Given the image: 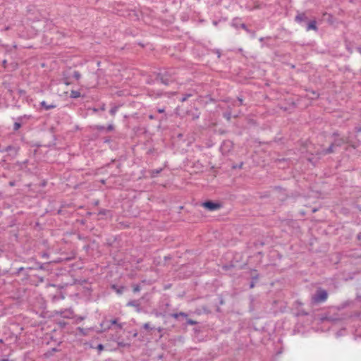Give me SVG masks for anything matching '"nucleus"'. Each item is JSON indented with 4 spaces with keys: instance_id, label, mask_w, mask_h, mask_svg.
I'll use <instances>...</instances> for the list:
<instances>
[{
    "instance_id": "f257e3e1",
    "label": "nucleus",
    "mask_w": 361,
    "mask_h": 361,
    "mask_svg": "<svg viewBox=\"0 0 361 361\" xmlns=\"http://www.w3.org/2000/svg\"><path fill=\"white\" fill-rule=\"evenodd\" d=\"M176 70L171 68L160 71L157 73V79L159 80L161 82L165 85H169L176 81Z\"/></svg>"
},
{
    "instance_id": "f03ea898",
    "label": "nucleus",
    "mask_w": 361,
    "mask_h": 361,
    "mask_svg": "<svg viewBox=\"0 0 361 361\" xmlns=\"http://www.w3.org/2000/svg\"><path fill=\"white\" fill-rule=\"evenodd\" d=\"M328 298V293L326 290L319 288L312 296L311 301L313 304H319L325 302Z\"/></svg>"
},
{
    "instance_id": "7ed1b4c3",
    "label": "nucleus",
    "mask_w": 361,
    "mask_h": 361,
    "mask_svg": "<svg viewBox=\"0 0 361 361\" xmlns=\"http://www.w3.org/2000/svg\"><path fill=\"white\" fill-rule=\"evenodd\" d=\"M112 325H115L116 327L118 329H122L123 327V324L118 323V319L115 318L114 319H111L109 321H104L100 324L102 327V331L104 332L109 330L111 328Z\"/></svg>"
},
{
    "instance_id": "20e7f679",
    "label": "nucleus",
    "mask_w": 361,
    "mask_h": 361,
    "mask_svg": "<svg viewBox=\"0 0 361 361\" xmlns=\"http://www.w3.org/2000/svg\"><path fill=\"white\" fill-rule=\"evenodd\" d=\"M231 26L235 27V29L240 27V28L243 29L244 30H245L247 33H250V34L255 33L254 32H252L250 29H248V27H247V25L245 23H241V19L238 17L234 18L232 20Z\"/></svg>"
},
{
    "instance_id": "39448f33",
    "label": "nucleus",
    "mask_w": 361,
    "mask_h": 361,
    "mask_svg": "<svg viewBox=\"0 0 361 361\" xmlns=\"http://www.w3.org/2000/svg\"><path fill=\"white\" fill-rule=\"evenodd\" d=\"M202 206L209 211H215L221 207V204L212 201H206L202 203Z\"/></svg>"
},
{
    "instance_id": "423d86ee",
    "label": "nucleus",
    "mask_w": 361,
    "mask_h": 361,
    "mask_svg": "<svg viewBox=\"0 0 361 361\" xmlns=\"http://www.w3.org/2000/svg\"><path fill=\"white\" fill-rule=\"evenodd\" d=\"M126 306L135 307L137 312H140L142 310L141 304L139 300H130L126 304Z\"/></svg>"
},
{
    "instance_id": "0eeeda50",
    "label": "nucleus",
    "mask_w": 361,
    "mask_h": 361,
    "mask_svg": "<svg viewBox=\"0 0 361 361\" xmlns=\"http://www.w3.org/2000/svg\"><path fill=\"white\" fill-rule=\"evenodd\" d=\"M56 313L58 314H59L60 316H61L64 318H67V319L71 318L73 316V310H71L70 309L61 310L59 312H57Z\"/></svg>"
},
{
    "instance_id": "6e6552de",
    "label": "nucleus",
    "mask_w": 361,
    "mask_h": 361,
    "mask_svg": "<svg viewBox=\"0 0 361 361\" xmlns=\"http://www.w3.org/2000/svg\"><path fill=\"white\" fill-rule=\"evenodd\" d=\"M295 20L298 23H307L308 18L305 13H300L295 16Z\"/></svg>"
},
{
    "instance_id": "1a4fd4ad",
    "label": "nucleus",
    "mask_w": 361,
    "mask_h": 361,
    "mask_svg": "<svg viewBox=\"0 0 361 361\" xmlns=\"http://www.w3.org/2000/svg\"><path fill=\"white\" fill-rule=\"evenodd\" d=\"M311 30H314V31H317V30H318V28L317 27V22L315 20H312L309 22L307 21V23L306 30L310 31Z\"/></svg>"
},
{
    "instance_id": "9d476101",
    "label": "nucleus",
    "mask_w": 361,
    "mask_h": 361,
    "mask_svg": "<svg viewBox=\"0 0 361 361\" xmlns=\"http://www.w3.org/2000/svg\"><path fill=\"white\" fill-rule=\"evenodd\" d=\"M40 106L45 110H49L56 108V105L53 103L48 104L45 101H42L40 102Z\"/></svg>"
},
{
    "instance_id": "9b49d317",
    "label": "nucleus",
    "mask_w": 361,
    "mask_h": 361,
    "mask_svg": "<svg viewBox=\"0 0 361 361\" xmlns=\"http://www.w3.org/2000/svg\"><path fill=\"white\" fill-rule=\"evenodd\" d=\"M111 288L114 290L118 295H121L125 289L124 286H117L114 284L111 286Z\"/></svg>"
},
{
    "instance_id": "f8f14e48",
    "label": "nucleus",
    "mask_w": 361,
    "mask_h": 361,
    "mask_svg": "<svg viewBox=\"0 0 361 361\" xmlns=\"http://www.w3.org/2000/svg\"><path fill=\"white\" fill-rule=\"evenodd\" d=\"M334 147H335L334 144H333V143L331 144V145L328 148L322 150V154H328L333 153L334 152Z\"/></svg>"
},
{
    "instance_id": "ddd939ff",
    "label": "nucleus",
    "mask_w": 361,
    "mask_h": 361,
    "mask_svg": "<svg viewBox=\"0 0 361 361\" xmlns=\"http://www.w3.org/2000/svg\"><path fill=\"white\" fill-rule=\"evenodd\" d=\"M148 94L151 97L155 96L156 97H159L162 96L163 92L161 91H158V92H155V91L153 90H149Z\"/></svg>"
},
{
    "instance_id": "4468645a",
    "label": "nucleus",
    "mask_w": 361,
    "mask_h": 361,
    "mask_svg": "<svg viewBox=\"0 0 361 361\" xmlns=\"http://www.w3.org/2000/svg\"><path fill=\"white\" fill-rule=\"evenodd\" d=\"M81 96V94L79 91L77 90H71L70 94V97L72 99H76Z\"/></svg>"
},
{
    "instance_id": "2eb2a0df",
    "label": "nucleus",
    "mask_w": 361,
    "mask_h": 361,
    "mask_svg": "<svg viewBox=\"0 0 361 361\" xmlns=\"http://www.w3.org/2000/svg\"><path fill=\"white\" fill-rule=\"evenodd\" d=\"M171 316L174 319H178L180 316L183 317L185 318L188 317V314L183 312H180L178 313H173L171 314Z\"/></svg>"
},
{
    "instance_id": "dca6fc26",
    "label": "nucleus",
    "mask_w": 361,
    "mask_h": 361,
    "mask_svg": "<svg viewBox=\"0 0 361 361\" xmlns=\"http://www.w3.org/2000/svg\"><path fill=\"white\" fill-rule=\"evenodd\" d=\"M11 150H14L16 153L18 152L17 148H16L15 147H13L12 145H8L6 147L3 148L2 152H10Z\"/></svg>"
},
{
    "instance_id": "f3484780",
    "label": "nucleus",
    "mask_w": 361,
    "mask_h": 361,
    "mask_svg": "<svg viewBox=\"0 0 361 361\" xmlns=\"http://www.w3.org/2000/svg\"><path fill=\"white\" fill-rule=\"evenodd\" d=\"M345 142L343 139H337L336 140L333 144H334L335 147H341Z\"/></svg>"
},
{
    "instance_id": "a211bd4d",
    "label": "nucleus",
    "mask_w": 361,
    "mask_h": 361,
    "mask_svg": "<svg viewBox=\"0 0 361 361\" xmlns=\"http://www.w3.org/2000/svg\"><path fill=\"white\" fill-rule=\"evenodd\" d=\"M192 94H190V93H188V94H185L183 95V97L180 99V101L181 102H185L189 97H192Z\"/></svg>"
},
{
    "instance_id": "6ab92c4d",
    "label": "nucleus",
    "mask_w": 361,
    "mask_h": 361,
    "mask_svg": "<svg viewBox=\"0 0 361 361\" xmlns=\"http://www.w3.org/2000/svg\"><path fill=\"white\" fill-rule=\"evenodd\" d=\"M162 171V169L160 168L159 169H154V170H152V172H151V174H152V177H155L157 176L159 173H160Z\"/></svg>"
},
{
    "instance_id": "aec40b11",
    "label": "nucleus",
    "mask_w": 361,
    "mask_h": 361,
    "mask_svg": "<svg viewBox=\"0 0 361 361\" xmlns=\"http://www.w3.org/2000/svg\"><path fill=\"white\" fill-rule=\"evenodd\" d=\"M73 77L76 80H79L81 78V74L80 73L79 71H74L73 72Z\"/></svg>"
},
{
    "instance_id": "412c9836",
    "label": "nucleus",
    "mask_w": 361,
    "mask_h": 361,
    "mask_svg": "<svg viewBox=\"0 0 361 361\" xmlns=\"http://www.w3.org/2000/svg\"><path fill=\"white\" fill-rule=\"evenodd\" d=\"M63 82L66 85H69L71 84V82L70 81L69 78L68 77L65 76V75H63Z\"/></svg>"
},
{
    "instance_id": "4be33fe9",
    "label": "nucleus",
    "mask_w": 361,
    "mask_h": 361,
    "mask_svg": "<svg viewBox=\"0 0 361 361\" xmlns=\"http://www.w3.org/2000/svg\"><path fill=\"white\" fill-rule=\"evenodd\" d=\"M20 128H21V123H19V122L14 123L13 130L16 131V130H19Z\"/></svg>"
},
{
    "instance_id": "5701e85b",
    "label": "nucleus",
    "mask_w": 361,
    "mask_h": 361,
    "mask_svg": "<svg viewBox=\"0 0 361 361\" xmlns=\"http://www.w3.org/2000/svg\"><path fill=\"white\" fill-rule=\"evenodd\" d=\"M141 288L140 286L138 284H135L133 286V290L134 293L139 292Z\"/></svg>"
},
{
    "instance_id": "b1692460",
    "label": "nucleus",
    "mask_w": 361,
    "mask_h": 361,
    "mask_svg": "<svg viewBox=\"0 0 361 361\" xmlns=\"http://www.w3.org/2000/svg\"><path fill=\"white\" fill-rule=\"evenodd\" d=\"M186 324H188V325H195V324H197V322L193 319H187V322H186Z\"/></svg>"
},
{
    "instance_id": "393cba45",
    "label": "nucleus",
    "mask_w": 361,
    "mask_h": 361,
    "mask_svg": "<svg viewBox=\"0 0 361 361\" xmlns=\"http://www.w3.org/2000/svg\"><path fill=\"white\" fill-rule=\"evenodd\" d=\"M118 110V107L117 106H114L112 107L110 111H109V113L111 114V115H114L116 111Z\"/></svg>"
},
{
    "instance_id": "a878e982",
    "label": "nucleus",
    "mask_w": 361,
    "mask_h": 361,
    "mask_svg": "<svg viewBox=\"0 0 361 361\" xmlns=\"http://www.w3.org/2000/svg\"><path fill=\"white\" fill-rule=\"evenodd\" d=\"M224 117L226 118L228 121H229L231 118V112H226L224 114Z\"/></svg>"
},
{
    "instance_id": "bb28decb",
    "label": "nucleus",
    "mask_w": 361,
    "mask_h": 361,
    "mask_svg": "<svg viewBox=\"0 0 361 361\" xmlns=\"http://www.w3.org/2000/svg\"><path fill=\"white\" fill-rule=\"evenodd\" d=\"M142 327L146 329V330H148V329H152V328H150L149 326V323H145L142 326Z\"/></svg>"
},
{
    "instance_id": "cd10ccee",
    "label": "nucleus",
    "mask_w": 361,
    "mask_h": 361,
    "mask_svg": "<svg viewBox=\"0 0 361 361\" xmlns=\"http://www.w3.org/2000/svg\"><path fill=\"white\" fill-rule=\"evenodd\" d=\"M157 112L159 114H164L165 113V107L163 108H159L157 109Z\"/></svg>"
},
{
    "instance_id": "c85d7f7f",
    "label": "nucleus",
    "mask_w": 361,
    "mask_h": 361,
    "mask_svg": "<svg viewBox=\"0 0 361 361\" xmlns=\"http://www.w3.org/2000/svg\"><path fill=\"white\" fill-rule=\"evenodd\" d=\"M114 128V126L112 124H109L107 128H106V130L108 131H111L113 130Z\"/></svg>"
},
{
    "instance_id": "c756f323",
    "label": "nucleus",
    "mask_w": 361,
    "mask_h": 361,
    "mask_svg": "<svg viewBox=\"0 0 361 361\" xmlns=\"http://www.w3.org/2000/svg\"><path fill=\"white\" fill-rule=\"evenodd\" d=\"M238 101L239 102V104H238L237 106H240L243 104V99L242 98L238 97Z\"/></svg>"
},
{
    "instance_id": "7c9ffc66",
    "label": "nucleus",
    "mask_w": 361,
    "mask_h": 361,
    "mask_svg": "<svg viewBox=\"0 0 361 361\" xmlns=\"http://www.w3.org/2000/svg\"><path fill=\"white\" fill-rule=\"evenodd\" d=\"M49 254H48V253H47V252H43V253H42V255H41V257H43V258H48V257H49Z\"/></svg>"
},
{
    "instance_id": "2f4dec72",
    "label": "nucleus",
    "mask_w": 361,
    "mask_h": 361,
    "mask_svg": "<svg viewBox=\"0 0 361 361\" xmlns=\"http://www.w3.org/2000/svg\"><path fill=\"white\" fill-rule=\"evenodd\" d=\"M96 128H97L98 130H104V129H105V127H104V126H97L96 127Z\"/></svg>"
},
{
    "instance_id": "473e14b6",
    "label": "nucleus",
    "mask_w": 361,
    "mask_h": 361,
    "mask_svg": "<svg viewBox=\"0 0 361 361\" xmlns=\"http://www.w3.org/2000/svg\"><path fill=\"white\" fill-rule=\"evenodd\" d=\"M252 279L253 281H257L259 279V275L258 274L252 275Z\"/></svg>"
},
{
    "instance_id": "72a5a7b5",
    "label": "nucleus",
    "mask_w": 361,
    "mask_h": 361,
    "mask_svg": "<svg viewBox=\"0 0 361 361\" xmlns=\"http://www.w3.org/2000/svg\"><path fill=\"white\" fill-rule=\"evenodd\" d=\"M118 344L119 346H121V347H126L128 345V344L125 343L124 342H119Z\"/></svg>"
},
{
    "instance_id": "f704fd0d",
    "label": "nucleus",
    "mask_w": 361,
    "mask_h": 361,
    "mask_svg": "<svg viewBox=\"0 0 361 361\" xmlns=\"http://www.w3.org/2000/svg\"><path fill=\"white\" fill-rule=\"evenodd\" d=\"M148 117L150 120H154L157 118V117L153 114H149Z\"/></svg>"
},
{
    "instance_id": "c9c22d12",
    "label": "nucleus",
    "mask_w": 361,
    "mask_h": 361,
    "mask_svg": "<svg viewBox=\"0 0 361 361\" xmlns=\"http://www.w3.org/2000/svg\"><path fill=\"white\" fill-rule=\"evenodd\" d=\"M37 264H38V269H42H42H44V265H43L42 264H41V263H37Z\"/></svg>"
},
{
    "instance_id": "e433bc0d",
    "label": "nucleus",
    "mask_w": 361,
    "mask_h": 361,
    "mask_svg": "<svg viewBox=\"0 0 361 361\" xmlns=\"http://www.w3.org/2000/svg\"><path fill=\"white\" fill-rule=\"evenodd\" d=\"M37 264H38V269H42H42H44V265H43L42 264H41V263H37Z\"/></svg>"
},
{
    "instance_id": "4c0bfd02",
    "label": "nucleus",
    "mask_w": 361,
    "mask_h": 361,
    "mask_svg": "<svg viewBox=\"0 0 361 361\" xmlns=\"http://www.w3.org/2000/svg\"><path fill=\"white\" fill-rule=\"evenodd\" d=\"M84 319V317H77L76 319V322H81Z\"/></svg>"
},
{
    "instance_id": "58836bf2",
    "label": "nucleus",
    "mask_w": 361,
    "mask_h": 361,
    "mask_svg": "<svg viewBox=\"0 0 361 361\" xmlns=\"http://www.w3.org/2000/svg\"><path fill=\"white\" fill-rule=\"evenodd\" d=\"M167 119V116L166 114H164V116H162L160 118H159V121H162V120H166Z\"/></svg>"
},
{
    "instance_id": "ea45409f",
    "label": "nucleus",
    "mask_w": 361,
    "mask_h": 361,
    "mask_svg": "<svg viewBox=\"0 0 361 361\" xmlns=\"http://www.w3.org/2000/svg\"><path fill=\"white\" fill-rule=\"evenodd\" d=\"M97 348L99 350H103L104 348V346L102 344H99L98 346H97Z\"/></svg>"
},
{
    "instance_id": "a19ab883",
    "label": "nucleus",
    "mask_w": 361,
    "mask_h": 361,
    "mask_svg": "<svg viewBox=\"0 0 361 361\" xmlns=\"http://www.w3.org/2000/svg\"><path fill=\"white\" fill-rule=\"evenodd\" d=\"M255 281H252L250 284V288H253L255 287Z\"/></svg>"
},
{
    "instance_id": "79ce46f5",
    "label": "nucleus",
    "mask_w": 361,
    "mask_h": 361,
    "mask_svg": "<svg viewBox=\"0 0 361 361\" xmlns=\"http://www.w3.org/2000/svg\"><path fill=\"white\" fill-rule=\"evenodd\" d=\"M157 330L158 332L161 333L163 331L164 329L162 327H158Z\"/></svg>"
},
{
    "instance_id": "37998d69",
    "label": "nucleus",
    "mask_w": 361,
    "mask_h": 361,
    "mask_svg": "<svg viewBox=\"0 0 361 361\" xmlns=\"http://www.w3.org/2000/svg\"><path fill=\"white\" fill-rule=\"evenodd\" d=\"M346 49H348V51H350V53H352V49L350 48V47H348L347 44H346Z\"/></svg>"
},
{
    "instance_id": "c03bdc74",
    "label": "nucleus",
    "mask_w": 361,
    "mask_h": 361,
    "mask_svg": "<svg viewBox=\"0 0 361 361\" xmlns=\"http://www.w3.org/2000/svg\"><path fill=\"white\" fill-rule=\"evenodd\" d=\"M357 238L358 240H361V233H358V234H357Z\"/></svg>"
},
{
    "instance_id": "a18cd8bd",
    "label": "nucleus",
    "mask_w": 361,
    "mask_h": 361,
    "mask_svg": "<svg viewBox=\"0 0 361 361\" xmlns=\"http://www.w3.org/2000/svg\"><path fill=\"white\" fill-rule=\"evenodd\" d=\"M106 214V211L105 210H101L99 212V214Z\"/></svg>"
},
{
    "instance_id": "49530a36",
    "label": "nucleus",
    "mask_w": 361,
    "mask_h": 361,
    "mask_svg": "<svg viewBox=\"0 0 361 361\" xmlns=\"http://www.w3.org/2000/svg\"><path fill=\"white\" fill-rule=\"evenodd\" d=\"M24 269L23 267H20L18 269V273H20V271H22Z\"/></svg>"
},
{
    "instance_id": "de8ad7c7",
    "label": "nucleus",
    "mask_w": 361,
    "mask_h": 361,
    "mask_svg": "<svg viewBox=\"0 0 361 361\" xmlns=\"http://www.w3.org/2000/svg\"><path fill=\"white\" fill-rule=\"evenodd\" d=\"M357 50L359 51V53H360L361 54V47H359L357 48Z\"/></svg>"
},
{
    "instance_id": "09e8293b",
    "label": "nucleus",
    "mask_w": 361,
    "mask_h": 361,
    "mask_svg": "<svg viewBox=\"0 0 361 361\" xmlns=\"http://www.w3.org/2000/svg\"><path fill=\"white\" fill-rule=\"evenodd\" d=\"M2 63H3L4 66L5 67V66H6V60H4V61H2Z\"/></svg>"
},
{
    "instance_id": "8fccbe9b",
    "label": "nucleus",
    "mask_w": 361,
    "mask_h": 361,
    "mask_svg": "<svg viewBox=\"0 0 361 361\" xmlns=\"http://www.w3.org/2000/svg\"><path fill=\"white\" fill-rule=\"evenodd\" d=\"M78 331H80V332H82L83 331V329L81 328V327H78Z\"/></svg>"
},
{
    "instance_id": "3c124183",
    "label": "nucleus",
    "mask_w": 361,
    "mask_h": 361,
    "mask_svg": "<svg viewBox=\"0 0 361 361\" xmlns=\"http://www.w3.org/2000/svg\"><path fill=\"white\" fill-rule=\"evenodd\" d=\"M199 118V115H195L193 116V119H196Z\"/></svg>"
},
{
    "instance_id": "603ef678",
    "label": "nucleus",
    "mask_w": 361,
    "mask_h": 361,
    "mask_svg": "<svg viewBox=\"0 0 361 361\" xmlns=\"http://www.w3.org/2000/svg\"><path fill=\"white\" fill-rule=\"evenodd\" d=\"M10 185L13 186L14 185V183L13 182H10Z\"/></svg>"
},
{
    "instance_id": "864d4df0",
    "label": "nucleus",
    "mask_w": 361,
    "mask_h": 361,
    "mask_svg": "<svg viewBox=\"0 0 361 361\" xmlns=\"http://www.w3.org/2000/svg\"><path fill=\"white\" fill-rule=\"evenodd\" d=\"M137 333H135V334H134V337L137 336Z\"/></svg>"
},
{
    "instance_id": "5fc2aeb1",
    "label": "nucleus",
    "mask_w": 361,
    "mask_h": 361,
    "mask_svg": "<svg viewBox=\"0 0 361 361\" xmlns=\"http://www.w3.org/2000/svg\"><path fill=\"white\" fill-rule=\"evenodd\" d=\"M56 298V296H54V297H53V300H55Z\"/></svg>"
},
{
    "instance_id": "6e6d98bb",
    "label": "nucleus",
    "mask_w": 361,
    "mask_h": 361,
    "mask_svg": "<svg viewBox=\"0 0 361 361\" xmlns=\"http://www.w3.org/2000/svg\"><path fill=\"white\" fill-rule=\"evenodd\" d=\"M3 361H7L6 360H3Z\"/></svg>"
}]
</instances>
